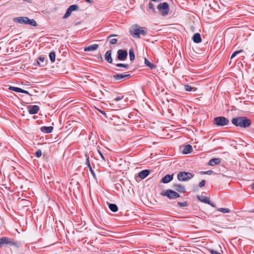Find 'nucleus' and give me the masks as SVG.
Instances as JSON below:
<instances>
[{
    "label": "nucleus",
    "mask_w": 254,
    "mask_h": 254,
    "mask_svg": "<svg viewBox=\"0 0 254 254\" xmlns=\"http://www.w3.org/2000/svg\"><path fill=\"white\" fill-rule=\"evenodd\" d=\"M110 106L112 110H118L121 108V106L119 104H117L116 102H114V105H110Z\"/></svg>",
    "instance_id": "obj_27"
},
{
    "label": "nucleus",
    "mask_w": 254,
    "mask_h": 254,
    "mask_svg": "<svg viewBox=\"0 0 254 254\" xmlns=\"http://www.w3.org/2000/svg\"><path fill=\"white\" fill-rule=\"evenodd\" d=\"M98 153H99V155H100V157H101V158L103 159V160L104 161H105V158H104V157L103 155L102 154V153L101 152V151H99V150H98Z\"/></svg>",
    "instance_id": "obj_45"
},
{
    "label": "nucleus",
    "mask_w": 254,
    "mask_h": 254,
    "mask_svg": "<svg viewBox=\"0 0 254 254\" xmlns=\"http://www.w3.org/2000/svg\"><path fill=\"white\" fill-rule=\"evenodd\" d=\"M220 160L219 158H213L209 161V164L210 166H213L216 165L220 164Z\"/></svg>",
    "instance_id": "obj_24"
},
{
    "label": "nucleus",
    "mask_w": 254,
    "mask_h": 254,
    "mask_svg": "<svg viewBox=\"0 0 254 254\" xmlns=\"http://www.w3.org/2000/svg\"><path fill=\"white\" fill-rule=\"evenodd\" d=\"M193 177V175L189 172H180L177 176L178 179L180 181H188Z\"/></svg>",
    "instance_id": "obj_3"
},
{
    "label": "nucleus",
    "mask_w": 254,
    "mask_h": 254,
    "mask_svg": "<svg viewBox=\"0 0 254 254\" xmlns=\"http://www.w3.org/2000/svg\"><path fill=\"white\" fill-rule=\"evenodd\" d=\"M162 195L166 196L170 199H174L180 197V195L178 192L170 190H166L162 193Z\"/></svg>",
    "instance_id": "obj_6"
},
{
    "label": "nucleus",
    "mask_w": 254,
    "mask_h": 254,
    "mask_svg": "<svg viewBox=\"0 0 254 254\" xmlns=\"http://www.w3.org/2000/svg\"><path fill=\"white\" fill-rule=\"evenodd\" d=\"M25 21L24 24H28L32 26H36L37 25L36 21L33 19H30L27 17V19H26Z\"/></svg>",
    "instance_id": "obj_22"
},
{
    "label": "nucleus",
    "mask_w": 254,
    "mask_h": 254,
    "mask_svg": "<svg viewBox=\"0 0 254 254\" xmlns=\"http://www.w3.org/2000/svg\"><path fill=\"white\" fill-rule=\"evenodd\" d=\"M253 212H254V209L253 210Z\"/></svg>",
    "instance_id": "obj_52"
},
{
    "label": "nucleus",
    "mask_w": 254,
    "mask_h": 254,
    "mask_svg": "<svg viewBox=\"0 0 254 254\" xmlns=\"http://www.w3.org/2000/svg\"><path fill=\"white\" fill-rule=\"evenodd\" d=\"M36 155L37 157L39 158L42 155V151L41 150H37L36 153Z\"/></svg>",
    "instance_id": "obj_39"
},
{
    "label": "nucleus",
    "mask_w": 254,
    "mask_h": 254,
    "mask_svg": "<svg viewBox=\"0 0 254 254\" xmlns=\"http://www.w3.org/2000/svg\"><path fill=\"white\" fill-rule=\"evenodd\" d=\"M49 58L52 62H54L56 59V55L54 52H51L49 54Z\"/></svg>",
    "instance_id": "obj_34"
},
{
    "label": "nucleus",
    "mask_w": 254,
    "mask_h": 254,
    "mask_svg": "<svg viewBox=\"0 0 254 254\" xmlns=\"http://www.w3.org/2000/svg\"><path fill=\"white\" fill-rule=\"evenodd\" d=\"M99 59L102 60V57L101 56L100 58H99Z\"/></svg>",
    "instance_id": "obj_50"
},
{
    "label": "nucleus",
    "mask_w": 254,
    "mask_h": 254,
    "mask_svg": "<svg viewBox=\"0 0 254 254\" xmlns=\"http://www.w3.org/2000/svg\"><path fill=\"white\" fill-rule=\"evenodd\" d=\"M44 61H45V58L44 57H39V58L37 60L38 64H39L41 66H43L44 64H43L44 63Z\"/></svg>",
    "instance_id": "obj_30"
},
{
    "label": "nucleus",
    "mask_w": 254,
    "mask_h": 254,
    "mask_svg": "<svg viewBox=\"0 0 254 254\" xmlns=\"http://www.w3.org/2000/svg\"><path fill=\"white\" fill-rule=\"evenodd\" d=\"M185 88L186 90L187 91H195L196 90V88L192 87H191V86H190L189 85H186Z\"/></svg>",
    "instance_id": "obj_28"
},
{
    "label": "nucleus",
    "mask_w": 254,
    "mask_h": 254,
    "mask_svg": "<svg viewBox=\"0 0 254 254\" xmlns=\"http://www.w3.org/2000/svg\"><path fill=\"white\" fill-rule=\"evenodd\" d=\"M217 211L223 213H227L230 212V210L227 208H220L217 209Z\"/></svg>",
    "instance_id": "obj_33"
},
{
    "label": "nucleus",
    "mask_w": 254,
    "mask_h": 254,
    "mask_svg": "<svg viewBox=\"0 0 254 254\" xmlns=\"http://www.w3.org/2000/svg\"><path fill=\"white\" fill-rule=\"evenodd\" d=\"M178 204L181 207H185L186 206L188 205V203L186 201L184 202H178Z\"/></svg>",
    "instance_id": "obj_40"
},
{
    "label": "nucleus",
    "mask_w": 254,
    "mask_h": 254,
    "mask_svg": "<svg viewBox=\"0 0 254 254\" xmlns=\"http://www.w3.org/2000/svg\"><path fill=\"white\" fill-rule=\"evenodd\" d=\"M192 150V146L190 145H187L185 146L183 152L184 154H187L191 152Z\"/></svg>",
    "instance_id": "obj_25"
},
{
    "label": "nucleus",
    "mask_w": 254,
    "mask_h": 254,
    "mask_svg": "<svg viewBox=\"0 0 254 254\" xmlns=\"http://www.w3.org/2000/svg\"><path fill=\"white\" fill-rule=\"evenodd\" d=\"M100 112L102 114H105V112H103V111H101V110H100Z\"/></svg>",
    "instance_id": "obj_48"
},
{
    "label": "nucleus",
    "mask_w": 254,
    "mask_h": 254,
    "mask_svg": "<svg viewBox=\"0 0 254 254\" xmlns=\"http://www.w3.org/2000/svg\"><path fill=\"white\" fill-rule=\"evenodd\" d=\"M130 32L131 35L135 38H139L140 37V34H141L143 35H145L146 34V32L142 29V28L136 25H133L131 27Z\"/></svg>",
    "instance_id": "obj_2"
},
{
    "label": "nucleus",
    "mask_w": 254,
    "mask_h": 254,
    "mask_svg": "<svg viewBox=\"0 0 254 254\" xmlns=\"http://www.w3.org/2000/svg\"><path fill=\"white\" fill-rule=\"evenodd\" d=\"M112 51L111 50H109L106 52L105 55V60L109 63H112V58L111 57Z\"/></svg>",
    "instance_id": "obj_18"
},
{
    "label": "nucleus",
    "mask_w": 254,
    "mask_h": 254,
    "mask_svg": "<svg viewBox=\"0 0 254 254\" xmlns=\"http://www.w3.org/2000/svg\"><path fill=\"white\" fill-rule=\"evenodd\" d=\"M11 241L10 239L7 237H2L0 238V247H1L4 244H10Z\"/></svg>",
    "instance_id": "obj_16"
},
{
    "label": "nucleus",
    "mask_w": 254,
    "mask_h": 254,
    "mask_svg": "<svg viewBox=\"0 0 254 254\" xmlns=\"http://www.w3.org/2000/svg\"><path fill=\"white\" fill-rule=\"evenodd\" d=\"M117 41H118L117 39L113 38L110 40V43L111 44H115L117 43Z\"/></svg>",
    "instance_id": "obj_38"
},
{
    "label": "nucleus",
    "mask_w": 254,
    "mask_h": 254,
    "mask_svg": "<svg viewBox=\"0 0 254 254\" xmlns=\"http://www.w3.org/2000/svg\"><path fill=\"white\" fill-rule=\"evenodd\" d=\"M252 189L254 190V183L252 185Z\"/></svg>",
    "instance_id": "obj_49"
},
{
    "label": "nucleus",
    "mask_w": 254,
    "mask_h": 254,
    "mask_svg": "<svg viewBox=\"0 0 254 254\" xmlns=\"http://www.w3.org/2000/svg\"><path fill=\"white\" fill-rule=\"evenodd\" d=\"M192 40L195 43H199L201 42L200 35L197 33L193 35L192 37Z\"/></svg>",
    "instance_id": "obj_20"
},
{
    "label": "nucleus",
    "mask_w": 254,
    "mask_h": 254,
    "mask_svg": "<svg viewBox=\"0 0 254 254\" xmlns=\"http://www.w3.org/2000/svg\"><path fill=\"white\" fill-rule=\"evenodd\" d=\"M98 48V44H94L85 47L84 49L85 52H92L96 50Z\"/></svg>",
    "instance_id": "obj_14"
},
{
    "label": "nucleus",
    "mask_w": 254,
    "mask_h": 254,
    "mask_svg": "<svg viewBox=\"0 0 254 254\" xmlns=\"http://www.w3.org/2000/svg\"><path fill=\"white\" fill-rule=\"evenodd\" d=\"M26 19H27V17H17L14 18L13 20L15 22L24 24Z\"/></svg>",
    "instance_id": "obj_17"
},
{
    "label": "nucleus",
    "mask_w": 254,
    "mask_h": 254,
    "mask_svg": "<svg viewBox=\"0 0 254 254\" xmlns=\"http://www.w3.org/2000/svg\"><path fill=\"white\" fill-rule=\"evenodd\" d=\"M158 9L163 16H165L168 14L169 5L167 2L159 4L158 6Z\"/></svg>",
    "instance_id": "obj_4"
},
{
    "label": "nucleus",
    "mask_w": 254,
    "mask_h": 254,
    "mask_svg": "<svg viewBox=\"0 0 254 254\" xmlns=\"http://www.w3.org/2000/svg\"><path fill=\"white\" fill-rule=\"evenodd\" d=\"M174 188L175 190L180 192L184 193L186 191L184 187L179 184H174Z\"/></svg>",
    "instance_id": "obj_19"
},
{
    "label": "nucleus",
    "mask_w": 254,
    "mask_h": 254,
    "mask_svg": "<svg viewBox=\"0 0 254 254\" xmlns=\"http://www.w3.org/2000/svg\"><path fill=\"white\" fill-rule=\"evenodd\" d=\"M211 173H212L211 171H206V172H202V174H209V175H210Z\"/></svg>",
    "instance_id": "obj_46"
},
{
    "label": "nucleus",
    "mask_w": 254,
    "mask_h": 254,
    "mask_svg": "<svg viewBox=\"0 0 254 254\" xmlns=\"http://www.w3.org/2000/svg\"><path fill=\"white\" fill-rule=\"evenodd\" d=\"M242 52H243V50H240L239 51H237L234 52L231 57V59L234 58L236 55H237L238 54H239L240 53H242Z\"/></svg>",
    "instance_id": "obj_35"
},
{
    "label": "nucleus",
    "mask_w": 254,
    "mask_h": 254,
    "mask_svg": "<svg viewBox=\"0 0 254 254\" xmlns=\"http://www.w3.org/2000/svg\"><path fill=\"white\" fill-rule=\"evenodd\" d=\"M86 165L88 166L89 169H91V165H90V162H89V158H87L86 160Z\"/></svg>",
    "instance_id": "obj_42"
},
{
    "label": "nucleus",
    "mask_w": 254,
    "mask_h": 254,
    "mask_svg": "<svg viewBox=\"0 0 254 254\" xmlns=\"http://www.w3.org/2000/svg\"><path fill=\"white\" fill-rule=\"evenodd\" d=\"M229 120L223 117H218L214 119V124L218 126H224L228 124Z\"/></svg>",
    "instance_id": "obj_5"
},
{
    "label": "nucleus",
    "mask_w": 254,
    "mask_h": 254,
    "mask_svg": "<svg viewBox=\"0 0 254 254\" xmlns=\"http://www.w3.org/2000/svg\"><path fill=\"white\" fill-rule=\"evenodd\" d=\"M205 184V180H202V181L199 183V187H200V188L203 187V186H204Z\"/></svg>",
    "instance_id": "obj_41"
},
{
    "label": "nucleus",
    "mask_w": 254,
    "mask_h": 254,
    "mask_svg": "<svg viewBox=\"0 0 254 254\" xmlns=\"http://www.w3.org/2000/svg\"><path fill=\"white\" fill-rule=\"evenodd\" d=\"M28 108L29 113L31 115L37 114L39 110V107L37 105L29 106Z\"/></svg>",
    "instance_id": "obj_11"
},
{
    "label": "nucleus",
    "mask_w": 254,
    "mask_h": 254,
    "mask_svg": "<svg viewBox=\"0 0 254 254\" xmlns=\"http://www.w3.org/2000/svg\"><path fill=\"white\" fill-rule=\"evenodd\" d=\"M197 197L198 199L199 200H200V201L203 202L205 203H207V204H208L213 207L214 206V205L213 204V203H212L207 197H206L205 196H202V195H201V196L197 195Z\"/></svg>",
    "instance_id": "obj_10"
},
{
    "label": "nucleus",
    "mask_w": 254,
    "mask_h": 254,
    "mask_svg": "<svg viewBox=\"0 0 254 254\" xmlns=\"http://www.w3.org/2000/svg\"><path fill=\"white\" fill-rule=\"evenodd\" d=\"M149 174V171L147 170H144L142 171H141L139 173V177L142 179H145L146 177H147Z\"/></svg>",
    "instance_id": "obj_21"
},
{
    "label": "nucleus",
    "mask_w": 254,
    "mask_h": 254,
    "mask_svg": "<svg viewBox=\"0 0 254 254\" xmlns=\"http://www.w3.org/2000/svg\"><path fill=\"white\" fill-rule=\"evenodd\" d=\"M123 98V96H120L112 100L109 103V105H114V102H116L117 101L122 100Z\"/></svg>",
    "instance_id": "obj_31"
},
{
    "label": "nucleus",
    "mask_w": 254,
    "mask_h": 254,
    "mask_svg": "<svg viewBox=\"0 0 254 254\" xmlns=\"http://www.w3.org/2000/svg\"><path fill=\"white\" fill-rule=\"evenodd\" d=\"M99 59L102 60V57L101 56L100 58H99Z\"/></svg>",
    "instance_id": "obj_51"
},
{
    "label": "nucleus",
    "mask_w": 254,
    "mask_h": 254,
    "mask_svg": "<svg viewBox=\"0 0 254 254\" xmlns=\"http://www.w3.org/2000/svg\"><path fill=\"white\" fill-rule=\"evenodd\" d=\"M8 89L10 90H12V91H15L16 92H20V93H25L26 94L30 95L28 91L23 90L19 87H14V86H9Z\"/></svg>",
    "instance_id": "obj_12"
},
{
    "label": "nucleus",
    "mask_w": 254,
    "mask_h": 254,
    "mask_svg": "<svg viewBox=\"0 0 254 254\" xmlns=\"http://www.w3.org/2000/svg\"><path fill=\"white\" fill-rule=\"evenodd\" d=\"M116 66L118 67H123L126 68H127L128 67V64H116Z\"/></svg>",
    "instance_id": "obj_36"
},
{
    "label": "nucleus",
    "mask_w": 254,
    "mask_h": 254,
    "mask_svg": "<svg viewBox=\"0 0 254 254\" xmlns=\"http://www.w3.org/2000/svg\"><path fill=\"white\" fill-rule=\"evenodd\" d=\"M118 59L120 61H124L127 56L126 50H119L118 51Z\"/></svg>",
    "instance_id": "obj_7"
},
{
    "label": "nucleus",
    "mask_w": 254,
    "mask_h": 254,
    "mask_svg": "<svg viewBox=\"0 0 254 254\" xmlns=\"http://www.w3.org/2000/svg\"><path fill=\"white\" fill-rule=\"evenodd\" d=\"M129 56L131 61H132L135 59V55L133 53V51L132 49H130L129 51Z\"/></svg>",
    "instance_id": "obj_29"
},
{
    "label": "nucleus",
    "mask_w": 254,
    "mask_h": 254,
    "mask_svg": "<svg viewBox=\"0 0 254 254\" xmlns=\"http://www.w3.org/2000/svg\"><path fill=\"white\" fill-rule=\"evenodd\" d=\"M231 122L234 126L243 128L248 127L252 124L251 121L245 117H238L233 118Z\"/></svg>",
    "instance_id": "obj_1"
},
{
    "label": "nucleus",
    "mask_w": 254,
    "mask_h": 254,
    "mask_svg": "<svg viewBox=\"0 0 254 254\" xmlns=\"http://www.w3.org/2000/svg\"><path fill=\"white\" fill-rule=\"evenodd\" d=\"M109 207L110 209L113 212H117L118 211V208L116 204L110 203L109 205Z\"/></svg>",
    "instance_id": "obj_26"
},
{
    "label": "nucleus",
    "mask_w": 254,
    "mask_h": 254,
    "mask_svg": "<svg viewBox=\"0 0 254 254\" xmlns=\"http://www.w3.org/2000/svg\"><path fill=\"white\" fill-rule=\"evenodd\" d=\"M78 8V6L76 5H72L70 6L67 9L66 13H65L64 15V18H67L68 17L71 12L73 11H75Z\"/></svg>",
    "instance_id": "obj_9"
},
{
    "label": "nucleus",
    "mask_w": 254,
    "mask_h": 254,
    "mask_svg": "<svg viewBox=\"0 0 254 254\" xmlns=\"http://www.w3.org/2000/svg\"><path fill=\"white\" fill-rule=\"evenodd\" d=\"M149 7L150 9L152 10L153 11H154L155 9L153 4L151 3H149Z\"/></svg>",
    "instance_id": "obj_44"
},
{
    "label": "nucleus",
    "mask_w": 254,
    "mask_h": 254,
    "mask_svg": "<svg viewBox=\"0 0 254 254\" xmlns=\"http://www.w3.org/2000/svg\"><path fill=\"white\" fill-rule=\"evenodd\" d=\"M173 179V175H167L162 179L161 182L167 184L171 182Z\"/></svg>",
    "instance_id": "obj_13"
},
{
    "label": "nucleus",
    "mask_w": 254,
    "mask_h": 254,
    "mask_svg": "<svg viewBox=\"0 0 254 254\" xmlns=\"http://www.w3.org/2000/svg\"><path fill=\"white\" fill-rule=\"evenodd\" d=\"M209 252L211 253V254H223L220 252H217L213 250H210Z\"/></svg>",
    "instance_id": "obj_37"
},
{
    "label": "nucleus",
    "mask_w": 254,
    "mask_h": 254,
    "mask_svg": "<svg viewBox=\"0 0 254 254\" xmlns=\"http://www.w3.org/2000/svg\"><path fill=\"white\" fill-rule=\"evenodd\" d=\"M53 130V127H42L41 128V130L44 133H50Z\"/></svg>",
    "instance_id": "obj_23"
},
{
    "label": "nucleus",
    "mask_w": 254,
    "mask_h": 254,
    "mask_svg": "<svg viewBox=\"0 0 254 254\" xmlns=\"http://www.w3.org/2000/svg\"><path fill=\"white\" fill-rule=\"evenodd\" d=\"M144 63L146 65L148 66L151 69H153L155 67L154 65L151 64L149 61H148L146 59H145Z\"/></svg>",
    "instance_id": "obj_32"
},
{
    "label": "nucleus",
    "mask_w": 254,
    "mask_h": 254,
    "mask_svg": "<svg viewBox=\"0 0 254 254\" xmlns=\"http://www.w3.org/2000/svg\"><path fill=\"white\" fill-rule=\"evenodd\" d=\"M89 170H90V171L91 173L92 174L93 177L96 179V175H95L94 171L92 170V167H91V169H89Z\"/></svg>",
    "instance_id": "obj_43"
},
{
    "label": "nucleus",
    "mask_w": 254,
    "mask_h": 254,
    "mask_svg": "<svg viewBox=\"0 0 254 254\" xmlns=\"http://www.w3.org/2000/svg\"><path fill=\"white\" fill-rule=\"evenodd\" d=\"M78 8V6L76 5H72L70 6L67 9L66 13H65L64 15V18H67L68 17L71 12L73 11H75Z\"/></svg>",
    "instance_id": "obj_8"
},
{
    "label": "nucleus",
    "mask_w": 254,
    "mask_h": 254,
    "mask_svg": "<svg viewBox=\"0 0 254 254\" xmlns=\"http://www.w3.org/2000/svg\"><path fill=\"white\" fill-rule=\"evenodd\" d=\"M130 74H118L113 76L114 78L116 80H120L126 77H130Z\"/></svg>",
    "instance_id": "obj_15"
},
{
    "label": "nucleus",
    "mask_w": 254,
    "mask_h": 254,
    "mask_svg": "<svg viewBox=\"0 0 254 254\" xmlns=\"http://www.w3.org/2000/svg\"><path fill=\"white\" fill-rule=\"evenodd\" d=\"M115 36H117V35H116V34H111V35H109V36L107 37V38H108V39H109V38H111V37H115Z\"/></svg>",
    "instance_id": "obj_47"
}]
</instances>
